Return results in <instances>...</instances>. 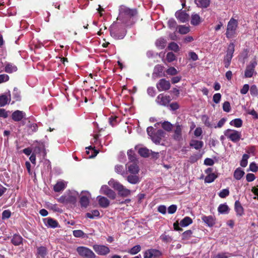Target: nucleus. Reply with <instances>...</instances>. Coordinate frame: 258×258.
<instances>
[{
    "mask_svg": "<svg viewBox=\"0 0 258 258\" xmlns=\"http://www.w3.org/2000/svg\"><path fill=\"white\" fill-rule=\"evenodd\" d=\"M137 14L136 9H130L125 6H121L119 8V13L117 20L121 21L127 25L132 24L133 18Z\"/></svg>",
    "mask_w": 258,
    "mask_h": 258,
    "instance_id": "1",
    "label": "nucleus"
},
{
    "mask_svg": "<svg viewBox=\"0 0 258 258\" xmlns=\"http://www.w3.org/2000/svg\"><path fill=\"white\" fill-rule=\"evenodd\" d=\"M238 27V21L232 18L228 22L226 32L225 33L227 38L234 37L236 34V30Z\"/></svg>",
    "mask_w": 258,
    "mask_h": 258,
    "instance_id": "2",
    "label": "nucleus"
},
{
    "mask_svg": "<svg viewBox=\"0 0 258 258\" xmlns=\"http://www.w3.org/2000/svg\"><path fill=\"white\" fill-rule=\"evenodd\" d=\"M108 184L110 186L117 190L118 191V194L121 196L127 197L131 194V190L125 188L118 181L111 179L108 182Z\"/></svg>",
    "mask_w": 258,
    "mask_h": 258,
    "instance_id": "3",
    "label": "nucleus"
},
{
    "mask_svg": "<svg viewBox=\"0 0 258 258\" xmlns=\"http://www.w3.org/2000/svg\"><path fill=\"white\" fill-rule=\"evenodd\" d=\"M224 135L234 143L238 142L241 138V133L237 131L227 129L224 132Z\"/></svg>",
    "mask_w": 258,
    "mask_h": 258,
    "instance_id": "4",
    "label": "nucleus"
},
{
    "mask_svg": "<svg viewBox=\"0 0 258 258\" xmlns=\"http://www.w3.org/2000/svg\"><path fill=\"white\" fill-rule=\"evenodd\" d=\"M77 251L81 256L86 258H95L96 257V255L93 251L86 247H78L77 248Z\"/></svg>",
    "mask_w": 258,
    "mask_h": 258,
    "instance_id": "5",
    "label": "nucleus"
},
{
    "mask_svg": "<svg viewBox=\"0 0 258 258\" xmlns=\"http://www.w3.org/2000/svg\"><path fill=\"white\" fill-rule=\"evenodd\" d=\"M93 248L96 253L100 255H106L110 251L109 248L104 245L94 244L93 245Z\"/></svg>",
    "mask_w": 258,
    "mask_h": 258,
    "instance_id": "6",
    "label": "nucleus"
},
{
    "mask_svg": "<svg viewBox=\"0 0 258 258\" xmlns=\"http://www.w3.org/2000/svg\"><path fill=\"white\" fill-rule=\"evenodd\" d=\"M125 168L128 173L138 174L139 172V167L135 162H129L125 165Z\"/></svg>",
    "mask_w": 258,
    "mask_h": 258,
    "instance_id": "7",
    "label": "nucleus"
},
{
    "mask_svg": "<svg viewBox=\"0 0 258 258\" xmlns=\"http://www.w3.org/2000/svg\"><path fill=\"white\" fill-rule=\"evenodd\" d=\"M90 194L88 191H82L81 194L80 203L82 207L86 208L89 203Z\"/></svg>",
    "mask_w": 258,
    "mask_h": 258,
    "instance_id": "8",
    "label": "nucleus"
},
{
    "mask_svg": "<svg viewBox=\"0 0 258 258\" xmlns=\"http://www.w3.org/2000/svg\"><path fill=\"white\" fill-rule=\"evenodd\" d=\"M156 87L159 91H166L170 89V83L168 81L164 79H162L159 80L158 83H157Z\"/></svg>",
    "mask_w": 258,
    "mask_h": 258,
    "instance_id": "9",
    "label": "nucleus"
},
{
    "mask_svg": "<svg viewBox=\"0 0 258 258\" xmlns=\"http://www.w3.org/2000/svg\"><path fill=\"white\" fill-rule=\"evenodd\" d=\"M170 101V96H164L162 94H159L156 99V101L158 104L163 106L167 105Z\"/></svg>",
    "mask_w": 258,
    "mask_h": 258,
    "instance_id": "10",
    "label": "nucleus"
},
{
    "mask_svg": "<svg viewBox=\"0 0 258 258\" xmlns=\"http://www.w3.org/2000/svg\"><path fill=\"white\" fill-rule=\"evenodd\" d=\"M165 133L164 131L161 130H158L156 133L153 135L151 140L156 144L160 143L161 139L164 137Z\"/></svg>",
    "mask_w": 258,
    "mask_h": 258,
    "instance_id": "11",
    "label": "nucleus"
},
{
    "mask_svg": "<svg viewBox=\"0 0 258 258\" xmlns=\"http://www.w3.org/2000/svg\"><path fill=\"white\" fill-rule=\"evenodd\" d=\"M257 62L255 61H252L250 62L248 66H247L244 74L246 78H250L252 76L254 68Z\"/></svg>",
    "mask_w": 258,
    "mask_h": 258,
    "instance_id": "12",
    "label": "nucleus"
},
{
    "mask_svg": "<svg viewBox=\"0 0 258 258\" xmlns=\"http://www.w3.org/2000/svg\"><path fill=\"white\" fill-rule=\"evenodd\" d=\"M139 154L144 157H147L150 154H153V157L157 158L158 156L159 153L158 152H152V150H150L146 148H142L139 150Z\"/></svg>",
    "mask_w": 258,
    "mask_h": 258,
    "instance_id": "13",
    "label": "nucleus"
},
{
    "mask_svg": "<svg viewBox=\"0 0 258 258\" xmlns=\"http://www.w3.org/2000/svg\"><path fill=\"white\" fill-rule=\"evenodd\" d=\"M26 114L24 112L20 110L15 111L12 114V118L15 121H20L25 117Z\"/></svg>",
    "mask_w": 258,
    "mask_h": 258,
    "instance_id": "14",
    "label": "nucleus"
},
{
    "mask_svg": "<svg viewBox=\"0 0 258 258\" xmlns=\"http://www.w3.org/2000/svg\"><path fill=\"white\" fill-rule=\"evenodd\" d=\"M126 178L127 181L133 184H136L140 182V178L138 174H130V175H126V176H125Z\"/></svg>",
    "mask_w": 258,
    "mask_h": 258,
    "instance_id": "15",
    "label": "nucleus"
},
{
    "mask_svg": "<svg viewBox=\"0 0 258 258\" xmlns=\"http://www.w3.org/2000/svg\"><path fill=\"white\" fill-rule=\"evenodd\" d=\"M175 128L174 131L173 138L177 141H180L182 139V126L179 124H176Z\"/></svg>",
    "mask_w": 258,
    "mask_h": 258,
    "instance_id": "16",
    "label": "nucleus"
},
{
    "mask_svg": "<svg viewBox=\"0 0 258 258\" xmlns=\"http://www.w3.org/2000/svg\"><path fill=\"white\" fill-rule=\"evenodd\" d=\"M160 254V252L159 250L151 249L146 251L144 254V258H153L158 256Z\"/></svg>",
    "mask_w": 258,
    "mask_h": 258,
    "instance_id": "17",
    "label": "nucleus"
},
{
    "mask_svg": "<svg viewBox=\"0 0 258 258\" xmlns=\"http://www.w3.org/2000/svg\"><path fill=\"white\" fill-rule=\"evenodd\" d=\"M175 16L177 19L182 23L186 22L189 20V15L184 11L177 12L175 13Z\"/></svg>",
    "mask_w": 258,
    "mask_h": 258,
    "instance_id": "18",
    "label": "nucleus"
},
{
    "mask_svg": "<svg viewBox=\"0 0 258 258\" xmlns=\"http://www.w3.org/2000/svg\"><path fill=\"white\" fill-rule=\"evenodd\" d=\"M97 201L100 207L106 208L110 204L109 201L105 197L99 196L97 197Z\"/></svg>",
    "mask_w": 258,
    "mask_h": 258,
    "instance_id": "19",
    "label": "nucleus"
},
{
    "mask_svg": "<svg viewBox=\"0 0 258 258\" xmlns=\"http://www.w3.org/2000/svg\"><path fill=\"white\" fill-rule=\"evenodd\" d=\"M234 47L235 46L233 43H230L228 45L227 50L226 51V54L224 57L225 58L232 59L233 54L235 50Z\"/></svg>",
    "mask_w": 258,
    "mask_h": 258,
    "instance_id": "20",
    "label": "nucleus"
},
{
    "mask_svg": "<svg viewBox=\"0 0 258 258\" xmlns=\"http://www.w3.org/2000/svg\"><path fill=\"white\" fill-rule=\"evenodd\" d=\"M110 30V33L111 36L114 38L115 39H122L123 38L124 36V34H123L122 35L119 36L116 33V25L114 24H113L109 28Z\"/></svg>",
    "mask_w": 258,
    "mask_h": 258,
    "instance_id": "21",
    "label": "nucleus"
},
{
    "mask_svg": "<svg viewBox=\"0 0 258 258\" xmlns=\"http://www.w3.org/2000/svg\"><path fill=\"white\" fill-rule=\"evenodd\" d=\"M67 182L61 180L58 181L54 186L53 189L55 192H59L63 190L66 187Z\"/></svg>",
    "mask_w": 258,
    "mask_h": 258,
    "instance_id": "22",
    "label": "nucleus"
},
{
    "mask_svg": "<svg viewBox=\"0 0 258 258\" xmlns=\"http://www.w3.org/2000/svg\"><path fill=\"white\" fill-rule=\"evenodd\" d=\"M190 146L195 148L196 150L201 149L204 146V143L202 141H198L197 140H191L190 144Z\"/></svg>",
    "mask_w": 258,
    "mask_h": 258,
    "instance_id": "23",
    "label": "nucleus"
},
{
    "mask_svg": "<svg viewBox=\"0 0 258 258\" xmlns=\"http://www.w3.org/2000/svg\"><path fill=\"white\" fill-rule=\"evenodd\" d=\"M11 101V95L10 92L8 96L2 95L0 96V107L5 106Z\"/></svg>",
    "mask_w": 258,
    "mask_h": 258,
    "instance_id": "24",
    "label": "nucleus"
},
{
    "mask_svg": "<svg viewBox=\"0 0 258 258\" xmlns=\"http://www.w3.org/2000/svg\"><path fill=\"white\" fill-rule=\"evenodd\" d=\"M201 22V18L200 16L197 14H193L191 16V24L194 26H197L200 24Z\"/></svg>",
    "mask_w": 258,
    "mask_h": 258,
    "instance_id": "25",
    "label": "nucleus"
},
{
    "mask_svg": "<svg viewBox=\"0 0 258 258\" xmlns=\"http://www.w3.org/2000/svg\"><path fill=\"white\" fill-rule=\"evenodd\" d=\"M195 3L198 7L206 8H207L210 4V0H195Z\"/></svg>",
    "mask_w": 258,
    "mask_h": 258,
    "instance_id": "26",
    "label": "nucleus"
},
{
    "mask_svg": "<svg viewBox=\"0 0 258 258\" xmlns=\"http://www.w3.org/2000/svg\"><path fill=\"white\" fill-rule=\"evenodd\" d=\"M115 171L120 175H121L123 177L126 176L127 174V172L124 170L123 166L121 165H116L115 166Z\"/></svg>",
    "mask_w": 258,
    "mask_h": 258,
    "instance_id": "27",
    "label": "nucleus"
},
{
    "mask_svg": "<svg viewBox=\"0 0 258 258\" xmlns=\"http://www.w3.org/2000/svg\"><path fill=\"white\" fill-rule=\"evenodd\" d=\"M167 43L166 40L163 38L158 39L155 43L156 46L160 49H163Z\"/></svg>",
    "mask_w": 258,
    "mask_h": 258,
    "instance_id": "28",
    "label": "nucleus"
},
{
    "mask_svg": "<svg viewBox=\"0 0 258 258\" xmlns=\"http://www.w3.org/2000/svg\"><path fill=\"white\" fill-rule=\"evenodd\" d=\"M235 210L237 214L239 216H241L243 214V208L239 201H236L235 202Z\"/></svg>",
    "mask_w": 258,
    "mask_h": 258,
    "instance_id": "29",
    "label": "nucleus"
},
{
    "mask_svg": "<svg viewBox=\"0 0 258 258\" xmlns=\"http://www.w3.org/2000/svg\"><path fill=\"white\" fill-rule=\"evenodd\" d=\"M202 219L208 226H213L215 224V219L212 216H204Z\"/></svg>",
    "mask_w": 258,
    "mask_h": 258,
    "instance_id": "30",
    "label": "nucleus"
},
{
    "mask_svg": "<svg viewBox=\"0 0 258 258\" xmlns=\"http://www.w3.org/2000/svg\"><path fill=\"white\" fill-rule=\"evenodd\" d=\"M178 32L181 34H186L190 31L189 26L185 25H179L177 27Z\"/></svg>",
    "mask_w": 258,
    "mask_h": 258,
    "instance_id": "31",
    "label": "nucleus"
},
{
    "mask_svg": "<svg viewBox=\"0 0 258 258\" xmlns=\"http://www.w3.org/2000/svg\"><path fill=\"white\" fill-rule=\"evenodd\" d=\"M218 211L221 214H226L228 213L229 208L226 204H221L218 207Z\"/></svg>",
    "mask_w": 258,
    "mask_h": 258,
    "instance_id": "32",
    "label": "nucleus"
},
{
    "mask_svg": "<svg viewBox=\"0 0 258 258\" xmlns=\"http://www.w3.org/2000/svg\"><path fill=\"white\" fill-rule=\"evenodd\" d=\"M17 70V67L12 63H8L5 67V71L8 73H12Z\"/></svg>",
    "mask_w": 258,
    "mask_h": 258,
    "instance_id": "33",
    "label": "nucleus"
},
{
    "mask_svg": "<svg viewBox=\"0 0 258 258\" xmlns=\"http://www.w3.org/2000/svg\"><path fill=\"white\" fill-rule=\"evenodd\" d=\"M22 238L19 235L15 234L12 238L11 241L13 244L18 245L22 242Z\"/></svg>",
    "mask_w": 258,
    "mask_h": 258,
    "instance_id": "34",
    "label": "nucleus"
},
{
    "mask_svg": "<svg viewBox=\"0 0 258 258\" xmlns=\"http://www.w3.org/2000/svg\"><path fill=\"white\" fill-rule=\"evenodd\" d=\"M230 124L231 125H233L236 127H240L242 125V121L240 118H236L231 120L230 122Z\"/></svg>",
    "mask_w": 258,
    "mask_h": 258,
    "instance_id": "35",
    "label": "nucleus"
},
{
    "mask_svg": "<svg viewBox=\"0 0 258 258\" xmlns=\"http://www.w3.org/2000/svg\"><path fill=\"white\" fill-rule=\"evenodd\" d=\"M244 174V172L243 170H241L239 168H237L236 169L234 173V177L237 180H239L243 176Z\"/></svg>",
    "mask_w": 258,
    "mask_h": 258,
    "instance_id": "36",
    "label": "nucleus"
},
{
    "mask_svg": "<svg viewBox=\"0 0 258 258\" xmlns=\"http://www.w3.org/2000/svg\"><path fill=\"white\" fill-rule=\"evenodd\" d=\"M217 177L215 173H210L207 175L205 178V182L206 183H211Z\"/></svg>",
    "mask_w": 258,
    "mask_h": 258,
    "instance_id": "37",
    "label": "nucleus"
},
{
    "mask_svg": "<svg viewBox=\"0 0 258 258\" xmlns=\"http://www.w3.org/2000/svg\"><path fill=\"white\" fill-rule=\"evenodd\" d=\"M192 222V219L189 217H185L180 222V226H188Z\"/></svg>",
    "mask_w": 258,
    "mask_h": 258,
    "instance_id": "38",
    "label": "nucleus"
},
{
    "mask_svg": "<svg viewBox=\"0 0 258 258\" xmlns=\"http://www.w3.org/2000/svg\"><path fill=\"white\" fill-rule=\"evenodd\" d=\"M162 127L166 131L169 132L172 130L173 125L168 121H164L162 123Z\"/></svg>",
    "mask_w": 258,
    "mask_h": 258,
    "instance_id": "39",
    "label": "nucleus"
},
{
    "mask_svg": "<svg viewBox=\"0 0 258 258\" xmlns=\"http://www.w3.org/2000/svg\"><path fill=\"white\" fill-rule=\"evenodd\" d=\"M168 48L169 49L173 50L175 52H177L179 50V47L177 44L173 42L169 44Z\"/></svg>",
    "mask_w": 258,
    "mask_h": 258,
    "instance_id": "40",
    "label": "nucleus"
},
{
    "mask_svg": "<svg viewBox=\"0 0 258 258\" xmlns=\"http://www.w3.org/2000/svg\"><path fill=\"white\" fill-rule=\"evenodd\" d=\"M141 247L140 245H137L132 247L129 251L128 252L131 254H136L138 253L141 250Z\"/></svg>",
    "mask_w": 258,
    "mask_h": 258,
    "instance_id": "41",
    "label": "nucleus"
},
{
    "mask_svg": "<svg viewBox=\"0 0 258 258\" xmlns=\"http://www.w3.org/2000/svg\"><path fill=\"white\" fill-rule=\"evenodd\" d=\"M249 156L247 154H244L242 156V159L240 162V165L242 167H245L247 165V160L249 158Z\"/></svg>",
    "mask_w": 258,
    "mask_h": 258,
    "instance_id": "42",
    "label": "nucleus"
},
{
    "mask_svg": "<svg viewBox=\"0 0 258 258\" xmlns=\"http://www.w3.org/2000/svg\"><path fill=\"white\" fill-rule=\"evenodd\" d=\"M99 212L98 210H95L91 211L90 213H87V217L91 219H93L96 217L99 216Z\"/></svg>",
    "mask_w": 258,
    "mask_h": 258,
    "instance_id": "43",
    "label": "nucleus"
},
{
    "mask_svg": "<svg viewBox=\"0 0 258 258\" xmlns=\"http://www.w3.org/2000/svg\"><path fill=\"white\" fill-rule=\"evenodd\" d=\"M168 26L171 29H176L177 30V23L176 21L173 19H170L168 21Z\"/></svg>",
    "mask_w": 258,
    "mask_h": 258,
    "instance_id": "44",
    "label": "nucleus"
},
{
    "mask_svg": "<svg viewBox=\"0 0 258 258\" xmlns=\"http://www.w3.org/2000/svg\"><path fill=\"white\" fill-rule=\"evenodd\" d=\"M37 253L42 257H44L46 255V249L45 247H40L37 249Z\"/></svg>",
    "mask_w": 258,
    "mask_h": 258,
    "instance_id": "45",
    "label": "nucleus"
},
{
    "mask_svg": "<svg viewBox=\"0 0 258 258\" xmlns=\"http://www.w3.org/2000/svg\"><path fill=\"white\" fill-rule=\"evenodd\" d=\"M104 195L108 196V197L110 199L113 200L116 197V194L111 189L107 190Z\"/></svg>",
    "mask_w": 258,
    "mask_h": 258,
    "instance_id": "46",
    "label": "nucleus"
},
{
    "mask_svg": "<svg viewBox=\"0 0 258 258\" xmlns=\"http://www.w3.org/2000/svg\"><path fill=\"white\" fill-rule=\"evenodd\" d=\"M175 58L176 56L173 52H168L166 55V59L169 62L173 61Z\"/></svg>",
    "mask_w": 258,
    "mask_h": 258,
    "instance_id": "47",
    "label": "nucleus"
},
{
    "mask_svg": "<svg viewBox=\"0 0 258 258\" xmlns=\"http://www.w3.org/2000/svg\"><path fill=\"white\" fill-rule=\"evenodd\" d=\"M166 73L168 75L174 76L178 73V71L174 67H170L166 70Z\"/></svg>",
    "mask_w": 258,
    "mask_h": 258,
    "instance_id": "48",
    "label": "nucleus"
},
{
    "mask_svg": "<svg viewBox=\"0 0 258 258\" xmlns=\"http://www.w3.org/2000/svg\"><path fill=\"white\" fill-rule=\"evenodd\" d=\"M229 195V191L228 189H223L219 193V196L221 198H225Z\"/></svg>",
    "mask_w": 258,
    "mask_h": 258,
    "instance_id": "49",
    "label": "nucleus"
},
{
    "mask_svg": "<svg viewBox=\"0 0 258 258\" xmlns=\"http://www.w3.org/2000/svg\"><path fill=\"white\" fill-rule=\"evenodd\" d=\"M223 109L226 112H229L231 110L230 104L229 102L225 101L223 104Z\"/></svg>",
    "mask_w": 258,
    "mask_h": 258,
    "instance_id": "50",
    "label": "nucleus"
},
{
    "mask_svg": "<svg viewBox=\"0 0 258 258\" xmlns=\"http://www.w3.org/2000/svg\"><path fill=\"white\" fill-rule=\"evenodd\" d=\"M67 204L68 203L75 204L77 201L76 198L73 196L67 195Z\"/></svg>",
    "mask_w": 258,
    "mask_h": 258,
    "instance_id": "51",
    "label": "nucleus"
},
{
    "mask_svg": "<svg viewBox=\"0 0 258 258\" xmlns=\"http://www.w3.org/2000/svg\"><path fill=\"white\" fill-rule=\"evenodd\" d=\"M37 125L36 123L31 124L29 125L28 131L29 133H32L36 132L37 130Z\"/></svg>",
    "mask_w": 258,
    "mask_h": 258,
    "instance_id": "52",
    "label": "nucleus"
},
{
    "mask_svg": "<svg viewBox=\"0 0 258 258\" xmlns=\"http://www.w3.org/2000/svg\"><path fill=\"white\" fill-rule=\"evenodd\" d=\"M13 94L14 98L16 99V100L18 101L20 100V92L18 91V89L17 88H15L14 89Z\"/></svg>",
    "mask_w": 258,
    "mask_h": 258,
    "instance_id": "53",
    "label": "nucleus"
},
{
    "mask_svg": "<svg viewBox=\"0 0 258 258\" xmlns=\"http://www.w3.org/2000/svg\"><path fill=\"white\" fill-rule=\"evenodd\" d=\"M177 210V206L175 205H172L170 206L168 209V213L170 214H172L174 213Z\"/></svg>",
    "mask_w": 258,
    "mask_h": 258,
    "instance_id": "54",
    "label": "nucleus"
},
{
    "mask_svg": "<svg viewBox=\"0 0 258 258\" xmlns=\"http://www.w3.org/2000/svg\"><path fill=\"white\" fill-rule=\"evenodd\" d=\"M250 92L252 96H256L258 94V90L256 86L253 85L250 87Z\"/></svg>",
    "mask_w": 258,
    "mask_h": 258,
    "instance_id": "55",
    "label": "nucleus"
},
{
    "mask_svg": "<svg viewBox=\"0 0 258 258\" xmlns=\"http://www.w3.org/2000/svg\"><path fill=\"white\" fill-rule=\"evenodd\" d=\"M202 120L204 122V124L206 126L208 127H212V125L210 122L209 118L206 115H204L202 116Z\"/></svg>",
    "mask_w": 258,
    "mask_h": 258,
    "instance_id": "56",
    "label": "nucleus"
},
{
    "mask_svg": "<svg viewBox=\"0 0 258 258\" xmlns=\"http://www.w3.org/2000/svg\"><path fill=\"white\" fill-rule=\"evenodd\" d=\"M86 149L87 150L88 149V150H91L92 151V153L91 155L89 156L90 158H93V157H95L98 153V152L97 150H96L95 149H94L91 146L86 147Z\"/></svg>",
    "mask_w": 258,
    "mask_h": 258,
    "instance_id": "57",
    "label": "nucleus"
},
{
    "mask_svg": "<svg viewBox=\"0 0 258 258\" xmlns=\"http://www.w3.org/2000/svg\"><path fill=\"white\" fill-rule=\"evenodd\" d=\"M155 129L152 126H149L147 128V132L148 135L152 138L153 135L155 134Z\"/></svg>",
    "mask_w": 258,
    "mask_h": 258,
    "instance_id": "58",
    "label": "nucleus"
},
{
    "mask_svg": "<svg viewBox=\"0 0 258 258\" xmlns=\"http://www.w3.org/2000/svg\"><path fill=\"white\" fill-rule=\"evenodd\" d=\"M221 98V95L220 93H216L213 96V101L215 103H219Z\"/></svg>",
    "mask_w": 258,
    "mask_h": 258,
    "instance_id": "59",
    "label": "nucleus"
},
{
    "mask_svg": "<svg viewBox=\"0 0 258 258\" xmlns=\"http://www.w3.org/2000/svg\"><path fill=\"white\" fill-rule=\"evenodd\" d=\"M158 211L162 214H165L166 213L167 208L166 206L164 205H160L158 208Z\"/></svg>",
    "mask_w": 258,
    "mask_h": 258,
    "instance_id": "60",
    "label": "nucleus"
},
{
    "mask_svg": "<svg viewBox=\"0 0 258 258\" xmlns=\"http://www.w3.org/2000/svg\"><path fill=\"white\" fill-rule=\"evenodd\" d=\"M11 215V211L10 210H7L3 211L2 213V218L3 219H7L9 218Z\"/></svg>",
    "mask_w": 258,
    "mask_h": 258,
    "instance_id": "61",
    "label": "nucleus"
},
{
    "mask_svg": "<svg viewBox=\"0 0 258 258\" xmlns=\"http://www.w3.org/2000/svg\"><path fill=\"white\" fill-rule=\"evenodd\" d=\"M84 232L80 230L73 231V234L76 237H81L84 235Z\"/></svg>",
    "mask_w": 258,
    "mask_h": 258,
    "instance_id": "62",
    "label": "nucleus"
},
{
    "mask_svg": "<svg viewBox=\"0 0 258 258\" xmlns=\"http://www.w3.org/2000/svg\"><path fill=\"white\" fill-rule=\"evenodd\" d=\"M188 55L190 58L194 61H196L198 60L199 58L198 55L193 51L189 52L188 53Z\"/></svg>",
    "mask_w": 258,
    "mask_h": 258,
    "instance_id": "63",
    "label": "nucleus"
},
{
    "mask_svg": "<svg viewBox=\"0 0 258 258\" xmlns=\"http://www.w3.org/2000/svg\"><path fill=\"white\" fill-rule=\"evenodd\" d=\"M192 231L189 230L184 232L182 234V236L184 239H188L189 237H190Z\"/></svg>",
    "mask_w": 258,
    "mask_h": 258,
    "instance_id": "64",
    "label": "nucleus"
}]
</instances>
